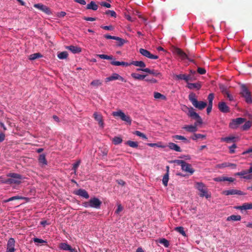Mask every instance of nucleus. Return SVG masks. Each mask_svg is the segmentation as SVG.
<instances>
[{
    "label": "nucleus",
    "instance_id": "f257e3e1",
    "mask_svg": "<svg viewBox=\"0 0 252 252\" xmlns=\"http://www.w3.org/2000/svg\"><path fill=\"white\" fill-rule=\"evenodd\" d=\"M102 202L96 197L91 198L88 201L83 203V206L85 208H93L99 209L100 208Z\"/></svg>",
    "mask_w": 252,
    "mask_h": 252
},
{
    "label": "nucleus",
    "instance_id": "f03ea898",
    "mask_svg": "<svg viewBox=\"0 0 252 252\" xmlns=\"http://www.w3.org/2000/svg\"><path fill=\"white\" fill-rule=\"evenodd\" d=\"M7 176L10 177L7 179L4 182L6 184H20L21 183V180L22 179V176L19 174L15 173H10L7 175Z\"/></svg>",
    "mask_w": 252,
    "mask_h": 252
},
{
    "label": "nucleus",
    "instance_id": "7ed1b4c3",
    "mask_svg": "<svg viewBox=\"0 0 252 252\" xmlns=\"http://www.w3.org/2000/svg\"><path fill=\"white\" fill-rule=\"evenodd\" d=\"M195 187L200 192L199 193L200 197H205L206 198L211 197V195L208 193L207 189L203 183L197 182L195 183Z\"/></svg>",
    "mask_w": 252,
    "mask_h": 252
},
{
    "label": "nucleus",
    "instance_id": "20e7f679",
    "mask_svg": "<svg viewBox=\"0 0 252 252\" xmlns=\"http://www.w3.org/2000/svg\"><path fill=\"white\" fill-rule=\"evenodd\" d=\"M187 109L189 110L188 115L190 118L196 120V123L199 124H202V120L199 115L195 112L194 109L192 107L188 108L185 106Z\"/></svg>",
    "mask_w": 252,
    "mask_h": 252
},
{
    "label": "nucleus",
    "instance_id": "39448f33",
    "mask_svg": "<svg viewBox=\"0 0 252 252\" xmlns=\"http://www.w3.org/2000/svg\"><path fill=\"white\" fill-rule=\"evenodd\" d=\"M113 115L114 117H120L122 120L128 123L129 125L131 124V119L130 117L128 115H126L121 110L114 112L113 113Z\"/></svg>",
    "mask_w": 252,
    "mask_h": 252
},
{
    "label": "nucleus",
    "instance_id": "423d86ee",
    "mask_svg": "<svg viewBox=\"0 0 252 252\" xmlns=\"http://www.w3.org/2000/svg\"><path fill=\"white\" fill-rule=\"evenodd\" d=\"M246 121L245 118H238L232 120L231 122L229 123V127L232 129L237 128L238 126L244 123Z\"/></svg>",
    "mask_w": 252,
    "mask_h": 252
},
{
    "label": "nucleus",
    "instance_id": "0eeeda50",
    "mask_svg": "<svg viewBox=\"0 0 252 252\" xmlns=\"http://www.w3.org/2000/svg\"><path fill=\"white\" fill-rule=\"evenodd\" d=\"M137 70L138 71L141 70V71H144L145 72H147L149 74L151 75L152 76V77H157V78L163 77L160 72H159L158 71L156 70L155 69H151L150 68H146L145 69H141V68L139 69L138 68Z\"/></svg>",
    "mask_w": 252,
    "mask_h": 252
},
{
    "label": "nucleus",
    "instance_id": "6e6552de",
    "mask_svg": "<svg viewBox=\"0 0 252 252\" xmlns=\"http://www.w3.org/2000/svg\"><path fill=\"white\" fill-rule=\"evenodd\" d=\"M174 53L177 54L182 60L188 59L190 62H193V60L190 59L188 55L180 48H175Z\"/></svg>",
    "mask_w": 252,
    "mask_h": 252
},
{
    "label": "nucleus",
    "instance_id": "1a4fd4ad",
    "mask_svg": "<svg viewBox=\"0 0 252 252\" xmlns=\"http://www.w3.org/2000/svg\"><path fill=\"white\" fill-rule=\"evenodd\" d=\"M222 194L225 195H246V193L240 190H238L236 189H230L228 190H225L222 192Z\"/></svg>",
    "mask_w": 252,
    "mask_h": 252
},
{
    "label": "nucleus",
    "instance_id": "9d476101",
    "mask_svg": "<svg viewBox=\"0 0 252 252\" xmlns=\"http://www.w3.org/2000/svg\"><path fill=\"white\" fill-rule=\"evenodd\" d=\"M59 248L62 250L68 251L69 252H77L75 248H72L67 243H61L59 245Z\"/></svg>",
    "mask_w": 252,
    "mask_h": 252
},
{
    "label": "nucleus",
    "instance_id": "9b49d317",
    "mask_svg": "<svg viewBox=\"0 0 252 252\" xmlns=\"http://www.w3.org/2000/svg\"><path fill=\"white\" fill-rule=\"evenodd\" d=\"M139 52L143 56L151 59L155 60L158 59V56L153 55L149 51L143 48L140 49Z\"/></svg>",
    "mask_w": 252,
    "mask_h": 252
},
{
    "label": "nucleus",
    "instance_id": "f8f14e48",
    "mask_svg": "<svg viewBox=\"0 0 252 252\" xmlns=\"http://www.w3.org/2000/svg\"><path fill=\"white\" fill-rule=\"evenodd\" d=\"M15 241L14 238H10L7 244L6 252H14L15 249Z\"/></svg>",
    "mask_w": 252,
    "mask_h": 252
},
{
    "label": "nucleus",
    "instance_id": "ddd939ff",
    "mask_svg": "<svg viewBox=\"0 0 252 252\" xmlns=\"http://www.w3.org/2000/svg\"><path fill=\"white\" fill-rule=\"evenodd\" d=\"M33 6L48 15L51 13L49 8L41 3L34 4Z\"/></svg>",
    "mask_w": 252,
    "mask_h": 252
},
{
    "label": "nucleus",
    "instance_id": "4468645a",
    "mask_svg": "<svg viewBox=\"0 0 252 252\" xmlns=\"http://www.w3.org/2000/svg\"><path fill=\"white\" fill-rule=\"evenodd\" d=\"M181 168L183 171L189 173L190 175H192L194 172V170L191 167V165L186 161Z\"/></svg>",
    "mask_w": 252,
    "mask_h": 252
},
{
    "label": "nucleus",
    "instance_id": "2eb2a0df",
    "mask_svg": "<svg viewBox=\"0 0 252 252\" xmlns=\"http://www.w3.org/2000/svg\"><path fill=\"white\" fill-rule=\"evenodd\" d=\"M218 108L222 113H226L230 112L229 107L224 102H220L218 104Z\"/></svg>",
    "mask_w": 252,
    "mask_h": 252
},
{
    "label": "nucleus",
    "instance_id": "dca6fc26",
    "mask_svg": "<svg viewBox=\"0 0 252 252\" xmlns=\"http://www.w3.org/2000/svg\"><path fill=\"white\" fill-rule=\"evenodd\" d=\"M93 116L95 120L98 122L99 126L101 127H103L104 123L101 114L97 112H95L93 114Z\"/></svg>",
    "mask_w": 252,
    "mask_h": 252
},
{
    "label": "nucleus",
    "instance_id": "f3484780",
    "mask_svg": "<svg viewBox=\"0 0 252 252\" xmlns=\"http://www.w3.org/2000/svg\"><path fill=\"white\" fill-rule=\"evenodd\" d=\"M104 37L106 39H114L117 41H119L120 42L119 43V46H122L125 43V40L118 36H111L108 34L104 35Z\"/></svg>",
    "mask_w": 252,
    "mask_h": 252
},
{
    "label": "nucleus",
    "instance_id": "a211bd4d",
    "mask_svg": "<svg viewBox=\"0 0 252 252\" xmlns=\"http://www.w3.org/2000/svg\"><path fill=\"white\" fill-rule=\"evenodd\" d=\"M235 208L240 210L252 209V203H245L241 206L235 207Z\"/></svg>",
    "mask_w": 252,
    "mask_h": 252
},
{
    "label": "nucleus",
    "instance_id": "6ab92c4d",
    "mask_svg": "<svg viewBox=\"0 0 252 252\" xmlns=\"http://www.w3.org/2000/svg\"><path fill=\"white\" fill-rule=\"evenodd\" d=\"M195 107L198 108L199 110H202L204 108H205L207 105V104L206 102L200 101H198L197 100L194 103V104H192Z\"/></svg>",
    "mask_w": 252,
    "mask_h": 252
},
{
    "label": "nucleus",
    "instance_id": "aec40b11",
    "mask_svg": "<svg viewBox=\"0 0 252 252\" xmlns=\"http://www.w3.org/2000/svg\"><path fill=\"white\" fill-rule=\"evenodd\" d=\"M75 194L86 199H88L89 198V195L88 192L84 189H79L77 190Z\"/></svg>",
    "mask_w": 252,
    "mask_h": 252
},
{
    "label": "nucleus",
    "instance_id": "412c9836",
    "mask_svg": "<svg viewBox=\"0 0 252 252\" xmlns=\"http://www.w3.org/2000/svg\"><path fill=\"white\" fill-rule=\"evenodd\" d=\"M187 82V87L189 89H196L199 90L201 88V84L197 82L196 83H189L188 81L189 80H186Z\"/></svg>",
    "mask_w": 252,
    "mask_h": 252
},
{
    "label": "nucleus",
    "instance_id": "4be33fe9",
    "mask_svg": "<svg viewBox=\"0 0 252 252\" xmlns=\"http://www.w3.org/2000/svg\"><path fill=\"white\" fill-rule=\"evenodd\" d=\"M66 48L74 54L79 53L81 52V48L77 46L70 45L66 46Z\"/></svg>",
    "mask_w": 252,
    "mask_h": 252
},
{
    "label": "nucleus",
    "instance_id": "5701e85b",
    "mask_svg": "<svg viewBox=\"0 0 252 252\" xmlns=\"http://www.w3.org/2000/svg\"><path fill=\"white\" fill-rule=\"evenodd\" d=\"M196 123L195 124L194 126L192 125H188L185 126L183 128L186 129L187 131L191 132H194L197 131V128L196 127Z\"/></svg>",
    "mask_w": 252,
    "mask_h": 252
},
{
    "label": "nucleus",
    "instance_id": "b1692460",
    "mask_svg": "<svg viewBox=\"0 0 252 252\" xmlns=\"http://www.w3.org/2000/svg\"><path fill=\"white\" fill-rule=\"evenodd\" d=\"M167 168V172L163 176V179H162V184L165 187H166L168 184V182L169 180V166L166 167Z\"/></svg>",
    "mask_w": 252,
    "mask_h": 252
},
{
    "label": "nucleus",
    "instance_id": "393cba45",
    "mask_svg": "<svg viewBox=\"0 0 252 252\" xmlns=\"http://www.w3.org/2000/svg\"><path fill=\"white\" fill-rule=\"evenodd\" d=\"M168 147L171 150H174L176 152H181L182 150L180 148V147L178 146L177 144L174 143H172V142H170L168 143Z\"/></svg>",
    "mask_w": 252,
    "mask_h": 252
},
{
    "label": "nucleus",
    "instance_id": "a878e982",
    "mask_svg": "<svg viewBox=\"0 0 252 252\" xmlns=\"http://www.w3.org/2000/svg\"><path fill=\"white\" fill-rule=\"evenodd\" d=\"M111 64L115 66H128V63L125 62L116 61L113 59L111 62Z\"/></svg>",
    "mask_w": 252,
    "mask_h": 252
},
{
    "label": "nucleus",
    "instance_id": "bb28decb",
    "mask_svg": "<svg viewBox=\"0 0 252 252\" xmlns=\"http://www.w3.org/2000/svg\"><path fill=\"white\" fill-rule=\"evenodd\" d=\"M86 8L87 9H92L95 11L97 9L98 5L94 1H92L90 3L87 4Z\"/></svg>",
    "mask_w": 252,
    "mask_h": 252
},
{
    "label": "nucleus",
    "instance_id": "cd10ccee",
    "mask_svg": "<svg viewBox=\"0 0 252 252\" xmlns=\"http://www.w3.org/2000/svg\"><path fill=\"white\" fill-rule=\"evenodd\" d=\"M241 219V217L240 215H231L227 218L226 220L227 221H239Z\"/></svg>",
    "mask_w": 252,
    "mask_h": 252
},
{
    "label": "nucleus",
    "instance_id": "c85d7f7f",
    "mask_svg": "<svg viewBox=\"0 0 252 252\" xmlns=\"http://www.w3.org/2000/svg\"><path fill=\"white\" fill-rule=\"evenodd\" d=\"M241 94L243 96L251 93L248 90L247 87L244 84H242L241 85Z\"/></svg>",
    "mask_w": 252,
    "mask_h": 252
},
{
    "label": "nucleus",
    "instance_id": "c756f323",
    "mask_svg": "<svg viewBox=\"0 0 252 252\" xmlns=\"http://www.w3.org/2000/svg\"><path fill=\"white\" fill-rule=\"evenodd\" d=\"M252 126V122L250 121H248L245 122L244 125L242 126V129L243 130H248Z\"/></svg>",
    "mask_w": 252,
    "mask_h": 252
},
{
    "label": "nucleus",
    "instance_id": "7c9ffc66",
    "mask_svg": "<svg viewBox=\"0 0 252 252\" xmlns=\"http://www.w3.org/2000/svg\"><path fill=\"white\" fill-rule=\"evenodd\" d=\"M38 161L40 163H42L43 165H46L47 164L45 155L44 154H41L39 155L38 158Z\"/></svg>",
    "mask_w": 252,
    "mask_h": 252
},
{
    "label": "nucleus",
    "instance_id": "2f4dec72",
    "mask_svg": "<svg viewBox=\"0 0 252 252\" xmlns=\"http://www.w3.org/2000/svg\"><path fill=\"white\" fill-rule=\"evenodd\" d=\"M173 137L177 140H182L185 143H189V141L188 140L186 137L182 135H175L173 136Z\"/></svg>",
    "mask_w": 252,
    "mask_h": 252
},
{
    "label": "nucleus",
    "instance_id": "473e14b6",
    "mask_svg": "<svg viewBox=\"0 0 252 252\" xmlns=\"http://www.w3.org/2000/svg\"><path fill=\"white\" fill-rule=\"evenodd\" d=\"M220 167H231L232 168H235L236 167V165L234 163H231L229 162H224L219 165Z\"/></svg>",
    "mask_w": 252,
    "mask_h": 252
},
{
    "label": "nucleus",
    "instance_id": "72a5a7b5",
    "mask_svg": "<svg viewBox=\"0 0 252 252\" xmlns=\"http://www.w3.org/2000/svg\"><path fill=\"white\" fill-rule=\"evenodd\" d=\"M131 64L136 66L141 67H144L146 66L145 63L143 61H133Z\"/></svg>",
    "mask_w": 252,
    "mask_h": 252
},
{
    "label": "nucleus",
    "instance_id": "f704fd0d",
    "mask_svg": "<svg viewBox=\"0 0 252 252\" xmlns=\"http://www.w3.org/2000/svg\"><path fill=\"white\" fill-rule=\"evenodd\" d=\"M25 197L20 196H14L8 198L7 200L4 201V202L6 203L11 201L15 200H19V199H25Z\"/></svg>",
    "mask_w": 252,
    "mask_h": 252
},
{
    "label": "nucleus",
    "instance_id": "c9c22d12",
    "mask_svg": "<svg viewBox=\"0 0 252 252\" xmlns=\"http://www.w3.org/2000/svg\"><path fill=\"white\" fill-rule=\"evenodd\" d=\"M112 141L114 144L118 145L122 142L123 140L122 138L120 137L115 136L114 138H113Z\"/></svg>",
    "mask_w": 252,
    "mask_h": 252
},
{
    "label": "nucleus",
    "instance_id": "e433bc0d",
    "mask_svg": "<svg viewBox=\"0 0 252 252\" xmlns=\"http://www.w3.org/2000/svg\"><path fill=\"white\" fill-rule=\"evenodd\" d=\"M42 56L39 53H36L34 54H31L29 57V59L30 60H34L37 58L41 57Z\"/></svg>",
    "mask_w": 252,
    "mask_h": 252
},
{
    "label": "nucleus",
    "instance_id": "4c0bfd02",
    "mask_svg": "<svg viewBox=\"0 0 252 252\" xmlns=\"http://www.w3.org/2000/svg\"><path fill=\"white\" fill-rule=\"evenodd\" d=\"M132 77H133L134 79H144L146 76L147 75L145 74H140L136 73H133L131 74Z\"/></svg>",
    "mask_w": 252,
    "mask_h": 252
},
{
    "label": "nucleus",
    "instance_id": "58836bf2",
    "mask_svg": "<svg viewBox=\"0 0 252 252\" xmlns=\"http://www.w3.org/2000/svg\"><path fill=\"white\" fill-rule=\"evenodd\" d=\"M126 144L128 145L129 146L132 148H137L138 146V143L137 142H134L130 140L127 141L126 142Z\"/></svg>",
    "mask_w": 252,
    "mask_h": 252
},
{
    "label": "nucleus",
    "instance_id": "ea45409f",
    "mask_svg": "<svg viewBox=\"0 0 252 252\" xmlns=\"http://www.w3.org/2000/svg\"><path fill=\"white\" fill-rule=\"evenodd\" d=\"M154 96L156 99H161L163 100L166 99V97L165 95L158 92L154 93Z\"/></svg>",
    "mask_w": 252,
    "mask_h": 252
},
{
    "label": "nucleus",
    "instance_id": "a19ab883",
    "mask_svg": "<svg viewBox=\"0 0 252 252\" xmlns=\"http://www.w3.org/2000/svg\"><path fill=\"white\" fill-rule=\"evenodd\" d=\"M68 53L66 51L62 52L58 54V57L60 59H65L67 57Z\"/></svg>",
    "mask_w": 252,
    "mask_h": 252
},
{
    "label": "nucleus",
    "instance_id": "79ce46f5",
    "mask_svg": "<svg viewBox=\"0 0 252 252\" xmlns=\"http://www.w3.org/2000/svg\"><path fill=\"white\" fill-rule=\"evenodd\" d=\"M97 56L102 59H106V60H112L113 59V56H108L107 55L104 54H99L97 55Z\"/></svg>",
    "mask_w": 252,
    "mask_h": 252
},
{
    "label": "nucleus",
    "instance_id": "37998d69",
    "mask_svg": "<svg viewBox=\"0 0 252 252\" xmlns=\"http://www.w3.org/2000/svg\"><path fill=\"white\" fill-rule=\"evenodd\" d=\"M175 230L178 232L179 233H180V234H181L183 236H186V233L184 231V228L182 226H179V227H177L175 228Z\"/></svg>",
    "mask_w": 252,
    "mask_h": 252
},
{
    "label": "nucleus",
    "instance_id": "c03bdc74",
    "mask_svg": "<svg viewBox=\"0 0 252 252\" xmlns=\"http://www.w3.org/2000/svg\"><path fill=\"white\" fill-rule=\"evenodd\" d=\"M147 145L151 147H157L158 148H164L166 146L165 145H163L161 144V143H148Z\"/></svg>",
    "mask_w": 252,
    "mask_h": 252
},
{
    "label": "nucleus",
    "instance_id": "a18cd8bd",
    "mask_svg": "<svg viewBox=\"0 0 252 252\" xmlns=\"http://www.w3.org/2000/svg\"><path fill=\"white\" fill-rule=\"evenodd\" d=\"M159 243L163 245V246L166 248H168L169 246V241L164 238L160 239L159 240Z\"/></svg>",
    "mask_w": 252,
    "mask_h": 252
},
{
    "label": "nucleus",
    "instance_id": "49530a36",
    "mask_svg": "<svg viewBox=\"0 0 252 252\" xmlns=\"http://www.w3.org/2000/svg\"><path fill=\"white\" fill-rule=\"evenodd\" d=\"M189 99L192 104L197 100L195 98V94L194 93H191L189 94Z\"/></svg>",
    "mask_w": 252,
    "mask_h": 252
},
{
    "label": "nucleus",
    "instance_id": "de8ad7c7",
    "mask_svg": "<svg viewBox=\"0 0 252 252\" xmlns=\"http://www.w3.org/2000/svg\"><path fill=\"white\" fill-rule=\"evenodd\" d=\"M235 139V137L234 136L232 137H223L221 138L220 140L221 141L226 142L227 143H229L231 141H234Z\"/></svg>",
    "mask_w": 252,
    "mask_h": 252
},
{
    "label": "nucleus",
    "instance_id": "09e8293b",
    "mask_svg": "<svg viewBox=\"0 0 252 252\" xmlns=\"http://www.w3.org/2000/svg\"><path fill=\"white\" fill-rule=\"evenodd\" d=\"M176 79H190V78H191L189 75H187L185 74H180L179 75H176Z\"/></svg>",
    "mask_w": 252,
    "mask_h": 252
},
{
    "label": "nucleus",
    "instance_id": "8fccbe9b",
    "mask_svg": "<svg viewBox=\"0 0 252 252\" xmlns=\"http://www.w3.org/2000/svg\"><path fill=\"white\" fill-rule=\"evenodd\" d=\"M205 137V135L199 134V133H195L194 134L193 136L192 137V139L193 140H196L197 139L199 138H204Z\"/></svg>",
    "mask_w": 252,
    "mask_h": 252
},
{
    "label": "nucleus",
    "instance_id": "3c124183",
    "mask_svg": "<svg viewBox=\"0 0 252 252\" xmlns=\"http://www.w3.org/2000/svg\"><path fill=\"white\" fill-rule=\"evenodd\" d=\"M101 84L99 80H94L91 83V85L97 87Z\"/></svg>",
    "mask_w": 252,
    "mask_h": 252
},
{
    "label": "nucleus",
    "instance_id": "603ef678",
    "mask_svg": "<svg viewBox=\"0 0 252 252\" xmlns=\"http://www.w3.org/2000/svg\"><path fill=\"white\" fill-rule=\"evenodd\" d=\"M243 97H244L245 98V100L247 103H252V98L251 96V93L247 95L244 96Z\"/></svg>",
    "mask_w": 252,
    "mask_h": 252
},
{
    "label": "nucleus",
    "instance_id": "864d4df0",
    "mask_svg": "<svg viewBox=\"0 0 252 252\" xmlns=\"http://www.w3.org/2000/svg\"><path fill=\"white\" fill-rule=\"evenodd\" d=\"M80 163V161L79 160V161H77L76 162H75L74 164H73V167H72V170L74 171V174H76V173L77 172V169L78 166H79Z\"/></svg>",
    "mask_w": 252,
    "mask_h": 252
},
{
    "label": "nucleus",
    "instance_id": "5fc2aeb1",
    "mask_svg": "<svg viewBox=\"0 0 252 252\" xmlns=\"http://www.w3.org/2000/svg\"><path fill=\"white\" fill-rule=\"evenodd\" d=\"M135 135H136L138 136L141 137L142 138L144 139H147L146 136L144 133L141 132L139 131H135L134 133Z\"/></svg>",
    "mask_w": 252,
    "mask_h": 252
},
{
    "label": "nucleus",
    "instance_id": "6e6d98bb",
    "mask_svg": "<svg viewBox=\"0 0 252 252\" xmlns=\"http://www.w3.org/2000/svg\"><path fill=\"white\" fill-rule=\"evenodd\" d=\"M106 14L110 15L111 17H116V13L113 10H107L105 12Z\"/></svg>",
    "mask_w": 252,
    "mask_h": 252
},
{
    "label": "nucleus",
    "instance_id": "4d7b16f0",
    "mask_svg": "<svg viewBox=\"0 0 252 252\" xmlns=\"http://www.w3.org/2000/svg\"><path fill=\"white\" fill-rule=\"evenodd\" d=\"M206 71L204 68L198 67L197 69V72L200 74H205Z\"/></svg>",
    "mask_w": 252,
    "mask_h": 252
},
{
    "label": "nucleus",
    "instance_id": "13d9d810",
    "mask_svg": "<svg viewBox=\"0 0 252 252\" xmlns=\"http://www.w3.org/2000/svg\"><path fill=\"white\" fill-rule=\"evenodd\" d=\"M214 95L213 94L211 93L208 95V99L209 100V104H211L213 105V100L214 99Z\"/></svg>",
    "mask_w": 252,
    "mask_h": 252
},
{
    "label": "nucleus",
    "instance_id": "bf43d9fd",
    "mask_svg": "<svg viewBox=\"0 0 252 252\" xmlns=\"http://www.w3.org/2000/svg\"><path fill=\"white\" fill-rule=\"evenodd\" d=\"M106 79H123L119 74L117 73L113 74L112 76L106 78Z\"/></svg>",
    "mask_w": 252,
    "mask_h": 252
},
{
    "label": "nucleus",
    "instance_id": "052dcab7",
    "mask_svg": "<svg viewBox=\"0 0 252 252\" xmlns=\"http://www.w3.org/2000/svg\"><path fill=\"white\" fill-rule=\"evenodd\" d=\"M33 240L34 243H47L46 241L43 240L38 238H34Z\"/></svg>",
    "mask_w": 252,
    "mask_h": 252
},
{
    "label": "nucleus",
    "instance_id": "680f3d73",
    "mask_svg": "<svg viewBox=\"0 0 252 252\" xmlns=\"http://www.w3.org/2000/svg\"><path fill=\"white\" fill-rule=\"evenodd\" d=\"M220 90H221V92L224 94H226V92H228V91H227L226 88L224 85H223L222 84L220 85Z\"/></svg>",
    "mask_w": 252,
    "mask_h": 252
},
{
    "label": "nucleus",
    "instance_id": "e2e57ef3",
    "mask_svg": "<svg viewBox=\"0 0 252 252\" xmlns=\"http://www.w3.org/2000/svg\"><path fill=\"white\" fill-rule=\"evenodd\" d=\"M185 161L183 160L177 159L173 161V162L176 163L178 165H181L182 167L183 165L185 163Z\"/></svg>",
    "mask_w": 252,
    "mask_h": 252
},
{
    "label": "nucleus",
    "instance_id": "0e129e2a",
    "mask_svg": "<svg viewBox=\"0 0 252 252\" xmlns=\"http://www.w3.org/2000/svg\"><path fill=\"white\" fill-rule=\"evenodd\" d=\"M237 147L236 145L234 144L232 146L229 147V153L230 154H233L235 153V149Z\"/></svg>",
    "mask_w": 252,
    "mask_h": 252
},
{
    "label": "nucleus",
    "instance_id": "69168bd1",
    "mask_svg": "<svg viewBox=\"0 0 252 252\" xmlns=\"http://www.w3.org/2000/svg\"><path fill=\"white\" fill-rule=\"evenodd\" d=\"M242 174H243V176H244L248 174V173H252V166L250 167V169L248 170H244L241 171Z\"/></svg>",
    "mask_w": 252,
    "mask_h": 252
},
{
    "label": "nucleus",
    "instance_id": "338daca9",
    "mask_svg": "<svg viewBox=\"0 0 252 252\" xmlns=\"http://www.w3.org/2000/svg\"><path fill=\"white\" fill-rule=\"evenodd\" d=\"M100 4L102 6H104V7H106L107 8H110L111 7V5L110 3H107L106 2H104V1H102L100 3Z\"/></svg>",
    "mask_w": 252,
    "mask_h": 252
},
{
    "label": "nucleus",
    "instance_id": "774afa93",
    "mask_svg": "<svg viewBox=\"0 0 252 252\" xmlns=\"http://www.w3.org/2000/svg\"><path fill=\"white\" fill-rule=\"evenodd\" d=\"M123 209V207L122 206L121 204H119L118 205V208L117 210L115 211V213L119 214L120 212H121Z\"/></svg>",
    "mask_w": 252,
    "mask_h": 252
}]
</instances>
